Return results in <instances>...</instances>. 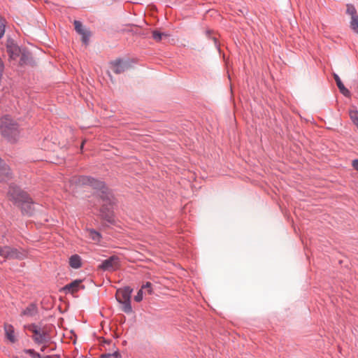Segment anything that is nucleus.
Segmentation results:
<instances>
[{"label": "nucleus", "mask_w": 358, "mask_h": 358, "mask_svg": "<svg viewBox=\"0 0 358 358\" xmlns=\"http://www.w3.org/2000/svg\"><path fill=\"white\" fill-rule=\"evenodd\" d=\"M352 166L355 170H356L358 172V159H354L352 161Z\"/></svg>", "instance_id": "nucleus-28"}, {"label": "nucleus", "mask_w": 358, "mask_h": 358, "mask_svg": "<svg viewBox=\"0 0 358 358\" xmlns=\"http://www.w3.org/2000/svg\"><path fill=\"white\" fill-rule=\"evenodd\" d=\"M8 196L14 204L20 206L23 213L31 215L33 213L31 199L18 187L11 185L9 187Z\"/></svg>", "instance_id": "nucleus-2"}, {"label": "nucleus", "mask_w": 358, "mask_h": 358, "mask_svg": "<svg viewBox=\"0 0 358 358\" xmlns=\"http://www.w3.org/2000/svg\"><path fill=\"white\" fill-rule=\"evenodd\" d=\"M11 178L9 167L0 158V182H6Z\"/></svg>", "instance_id": "nucleus-10"}, {"label": "nucleus", "mask_w": 358, "mask_h": 358, "mask_svg": "<svg viewBox=\"0 0 358 358\" xmlns=\"http://www.w3.org/2000/svg\"><path fill=\"white\" fill-rule=\"evenodd\" d=\"M334 80L336 83V85L341 92V94H343L344 96H350V91L344 86V85L343 84L340 77L336 74V73H334Z\"/></svg>", "instance_id": "nucleus-11"}, {"label": "nucleus", "mask_w": 358, "mask_h": 358, "mask_svg": "<svg viewBox=\"0 0 358 358\" xmlns=\"http://www.w3.org/2000/svg\"><path fill=\"white\" fill-rule=\"evenodd\" d=\"M74 26L76 31L79 34H83V32L86 31V30L84 29L82 23L80 21L75 20L74 21Z\"/></svg>", "instance_id": "nucleus-21"}, {"label": "nucleus", "mask_w": 358, "mask_h": 358, "mask_svg": "<svg viewBox=\"0 0 358 358\" xmlns=\"http://www.w3.org/2000/svg\"><path fill=\"white\" fill-rule=\"evenodd\" d=\"M69 264L73 268H78L81 266V259L78 255H72L69 259Z\"/></svg>", "instance_id": "nucleus-14"}, {"label": "nucleus", "mask_w": 358, "mask_h": 358, "mask_svg": "<svg viewBox=\"0 0 358 358\" xmlns=\"http://www.w3.org/2000/svg\"><path fill=\"white\" fill-rule=\"evenodd\" d=\"M24 352L26 354L29 355L33 358H42L41 355L39 353L35 352L32 349H26L24 350Z\"/></svg>", "instance_id": "nucleus-23"}, {"label": "nucleus", "mask_w": 358, "mask_h": 358, "mask_svg": "<svg viewBox=\"0 0 358 358\" xmlns=\"http://www.w3.org/2000/svg\"><path fill=\"white\" fill-rule=\"evenodd\" d=\"M121 355L118 351L113 353H105L101 355V358H121Z\"/></svg>", "instance_id": "nucleus-20"}, {"label": "nucleus", "mask_w": 358, "mask_h": 358, "mask_svg": "<svg viewBox=\"0 0 358 358\" xmlns=\"http://www.w3.org/2000/svg\"><path fill=\"white\" fill-rule=\"evenodd\" d=\"M45 346H43L41 348V351L43 352V351H45Z\"/></svg>", "instance_id": "nucleus-29"}, {"label": "nucleus", "mask_w": 358, "mask_h": 358, "mask_svg": "<svg viewBox=\"0 0 358 358\" xmlns=\"http://www.w3.org/2000/svg\"><path fill=\"white\" fill-rule=\"evenodd\" d=\"M80 280H75L68 285H66L65 287H64V289L67 292H70L71 293H73L75 292H77L78 289V287L80 284Z\"/></svg>", "instance_id": "nucleus-15"}, {"label": "nucleus", "mask_w": 358, "mask_h": 358, "mask_svg": "<svg viewBox=\"0 0 358 358\" xmlns=\"http://www.w3.org/2000/svg\"><path fill=\"white\" fill-rule=\"evenodd\" d=\"M80 35H82V40H83V43L87 44L90 39V33L87 31H86L83 32V34H81Z\"/></svg>", "instance_id": "nucleus-26"}, {"label": "nucleus", "mask_w": 358, "mask_h": 358, "mask_svg": "<svg viewBox=\"0 0 358 358\" xmlns=\"http://www.w3.org/2000/svg\"><path fill=\"white\" fill-rule=\"evenodd\" d=\"M76 183L79 186H90L94 189L99 192V194L101 200L106 203L101 209V215L103 218L106 220L108 222H111L113 221V213L112 211V203H113V195L108 192L107 187H106L103 182L96 180L93 178L81 176L74 179Z\"/></svg>", "instance_id": "nucleus-1"}, {"label": "nucleus", "mask_w": 358, "mask_h": 358, "mask_svg": "<svg viewBox=\"0 0 358 358\" xmlns=\"http://www.w3.org/2000/svg\"><path fill=\"white\" fill-rule=\"evenodd\" d=\"M350 120L356 125L358 129V110L355 108H352L349 111Z\"/></svg>", "instance_id": "nucleus-17"}, {"label": "nucleus", "mask_w": 358, "mask_h": 358, "mask_svg": "<svg viewBox=\"0 0 358 358\" xmlns=\"http://www.w3.org/2000/svg\"><path fill=\"white\" fill-rule=\"evenodd\" d=\"M7 338L11 342L15 343L16 339L14 335V328L10 324H6L4 327Z\"/></svg>", "instance_id": "nucleus-12"}, {"label": "nucleus", "mask_w": 358, "mask_h": 358, "mask_svg": "<svg viewBox=\"0 0 358 358\" xmlns=\"http://www.w3.org/2000/svg\"><path fill=\"white\" fill-rule=\"evenodd\" d=\"M132 292L133 289L130 287H124V288L118 289L115 294L117 301L118 302L131 301Z\"/></svg>", "instance_id": "nucleus-8"}, {"label": "nucleus", "mask_w": 358, "mask_h": 358, "mask_svg": "<svg viewBox=\"0 0 358 358\" xmlns=\"http://www.w3.org/2000/svg\"><path fill=\"white\" fill-rule=\"evenodd\" d=\"M15 358H18V357H15Z\"/></svg>", "instance_id": "nucleus-31"}, {"label": "nucleus", "mask_w": 358, "mask_h": 358, "mask_svg": "<svg viewBox=\"0 0 358 358\" xmlns=\"http://www.w3.org/2000/svg\"><path fill=\"white\" fill-rule=\"evenodd\" d=\"M122 305V310L126 313H131L132 312V307L131 305V301H125L119 302Z\"/></svg>", "instance_id": "nucleus-19"}, {"label": "nucleus", "mask_w": 358, "mask_h": 358, "mask_svg": "<svg viewBox=\"0 0 358 358\" xmlns=\"http://www.w3.org/2000/svg\"><path fill=\"white\" fill-rule=\"evenodd\" d=\"M110 65L113 71L117 74L124 72L129 66L128 62L122 59L113 61L110 62Z\"/></svg>", "instance_id": "nucleus-9"}, {"label": "nucleus", "mask_w": 358, "mask_h": 358, "mask_svg": "<svg viewBox=\"0 0 358 358\" xmlns=\"http://www.w3.org/2000/svg\"><path fill=\"white\" fill-rule=\"evenodd\" d=\"M346 7V13L351 17L350 27L354 32L358 34V14L357 10L351 3H348Z\"/></svg>", "instance_id": "nucleus-6"}, {"label": "nucleus", "mask_w": 358, "mask_h": 358, "mask_svg": "<svg viewBox=\"0 0 358 358\" xmlns=\"http://www.w3.org/2000/svg\"><path fill=\"white\" fill-rule=\"evenodd\" d=\"M37 308L34 304L29 305L22 313L24 315L33 316L36 313Z\"/></svg>", "instance_id": "nucleus-16"}, {"label": "nucleus", "mask_w": 358, "mask_h": 358, "mask_svg": "<svg viewBox=\"0 0 358 358\" xmlns=\"http://www.w3.org/2000/svg\"><path fill=\"white\" fill-rule=\"evenodd\" d=\"M119 266V258L116 256H112L103 260L99 267L103 271H113L117 269Z\"/></svg>", "instance_id": "nucleus-7"}, {"label": "nucleus", "mask_w": 358, "mask_h": 358, "mask_svg": "<svg viewBox=\"0 0 358 358\" xmlns=\"http://www.w3.org/2000/svg\"><path fill=\"white\" fill-rule=\"evenodd\" d=\"M151 285L152 284L149 282H146L145 285H143L141 289H145L147 290V292L150 294H152V288H151Z\"/></svg>", "instance_id": "nucleus-27"}, {"label": "nucleus", "mask_w": 358, "mask_h": 358, "mask_svg": "<svg viewBox=\"0 0 358 358\" xmlns=\"http://www.w3.org/2000/svg\"><path fill=\"white\" fill-rule=\"evenodd\" d=\"M28 330L34 334L33 339L38 343L41 344L47 341V334L44 330H42L36 324H31L28 327Z\"/></svg>", "instance_id": "nucleus-5"}, {"label": "nucleus", "mask_w": 358, "mask_h": 358, "mask_svg": "<svg viewBox=\"0 0 358 358\" xmlns=\"http://www.w3.org/2000/svg\"><path fill=\"white\" fill-rule=\"evenodd\" d=\"M5 33V24L4 20L0 17V38Z\"/></svg>", "instance_id": "nucleus-25"}, {"label": "nucleus", "mask_w": 358, "mask_h": 358, "mask_svg": "<svg viewBox=\"0 0 358 358\" xmlns=\"http://www.w3.org/2000/svg\"><path fill=\"white\" fill-rule=\"evenodd\" d=\"M7 51L10 58L15 59L19 55L20 50L17 45L12 44L7 45Z\"/></svg>", "instance_id": "nucleus-13"}, {"label": "nucleus", "mask_w": 358, "mask_h": 358, "mask_svg": "<svg viewBox=\"0 0 358 358\" xmlns=\"http://www.w3.org/2000/svg\"><path fill=\"white\" fill-rule=\"evenodd\" d=\"M143 289H141L136 294V295L134 296V300L136 302H140L143 300Z\"/></svg>", "instance_id": "nucleus-24"}, {"label": "nucleus", "mask_w": 358, "mask_h": 358, "mask_svg": "<svg viewBox=\"0 0 358 358\" xmlns=\"http://www.w3.org/2000/svg\"><path fill=\"white\" fill-rule=\"evenodd\" d=\"M163 36H166L164 33H162L157 30L152 31V38L155 41L159 42L162 39Z\"/></svg>", "instance_id": "nucleus-22"}, {"label": "nucleus", "mask_w": 358, "mask_h": 358, "mask_svg": "<svg viewBox=\"0 0 358 358\" xmlns=\"http://www.w3.org/2000/svg\"><path fill=\"white\" fill-rule=\"evenodd\" d=\"M24 252H21L15 248L10 246L0 247V256L6 259H22L24 257Z\"/></svg>", "instance_id": "nucleus-4"}, {"label": "nucleus", "mask_w": 358, "mask_h": 358, "mask_svg": "<svg viewBox=\"0 0 358 358\" xmlns=\"http://www.w3.org/2000/svg\"><path fill=\"white\" fill-rule=\"evenodd\" d=\"M52 356H50V355H48V356H45L44 357H42V358H51Z\"/></svg>", "instance_id": "nucleus-30"}, {"label": "nucleus", "mask_w": 358, "mask_h": 358, "mask_svg": "<svg viewBox=\"0 0 358 358\" xmlns=\"http://www.w3.org/2000/svg\"><path fill=\"white\" fill-rule=\"evenodd\" d=\"M88 233H89V237L92 241H94L96 243H99L100 241L101 236V234L98 231H96L94 229H90V230H88Z\"/></svg>", "instance_id": "nucleus-18"}, {"label": "nucleus", "mask_w": 358, "mask_h": 358, "mask_svg": "<svg viewBox=\"0 0 358 358\" xmlns=\"http://www.w3.org/2000/svg\"><path fill=\"white\" fill-rule=\"evenodd\" d=\"M0 130L2 135L9 141H15L19 136L17 124L8 115L0 118Z\"/></svg>", "instance_id": "nucleus-3"}]
</instances>
